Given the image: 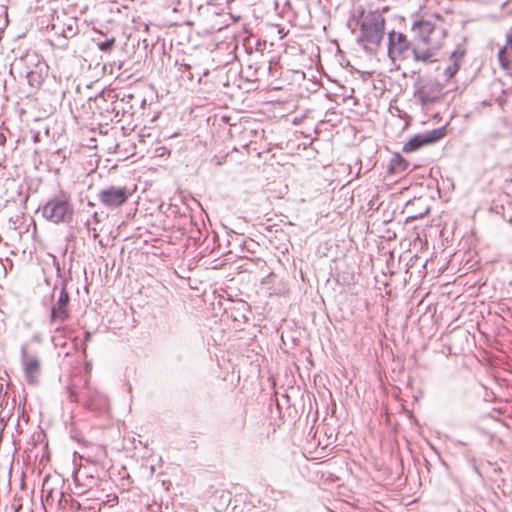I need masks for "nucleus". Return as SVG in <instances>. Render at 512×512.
<instances>
[{
  "instance_id": "obj_5",
  "label": "nucleus",
  "mask_w": 512,
  "mask_h": 512,
  "mask_svg": "<svg viewBox=\"0 0 512 512\" xmlns=\"http://www.w3.org/2000/svg\"><path fill=\"white\" fill-rule=\"evenodd\" d=\"M132 192L125 186H109L98 192L99 202L109 209H115L125 204Z\"/></svg>"
},
{
  "instance_id": "obj_11",
  "label": "nucleus",
  "mask_w": 512,
  "mask_h": 512,
  "mask_svg": "<svg viewBox=\"0 0 512 512\" xmlns=\"http://www.w3.org/2000/svg\"><path fill=\"white\" fill-rule=\"evenodd\" d=\"M52 30L63 39H71L79 32L78 20L70 17L65 21H57L52 25Z\"/></svg>"
},
{
  "instance_id": "obj_1",
  "label": "nucleus",
  "mask_w": 512,
  "mask_h": 512,
  "mask_svg": "<svg viewBox=\"0 0 512 512\" xmlns=\"http://www.w3.org/2000/svg\"><path fill=\"white\" fill-rule=\"evenodd\" d=\"M40 211L46 220L55 224L69 222L74 214L71 197L65 192H60L49 199Z\"/></svg>"
},
{
  "instance_id": "obj_3",
  "label": "nucleus",
  "mask_w": 512,
  "mask_h": 512,
  "mask_svg": "<svg viewBox=\"0 0 512 512\" xmlns=\"http://www.w3.org/2000/svg\"><path fill=\"white\" fill-rule=\"evenodd\" d=\"M385 34V19L378 12L367 14L361 24L359 40L365 49L378 47Z\"/></svg>"
},
{
  "instance_id": "obj_12",
  "label": "nucleus",
  "mask_w": 512,
  "mask_h": 512,
  "mask_svg": "<svg viewBox=\"0 0 512 512\" xmlns=\"http://www.w3.org/2000/svg\"><path fill=\"white\" fill-rule=\"evenodd\" d=\"M498 58L503 69L512 71V27L506 34V44L499 50Z\"/></svg>"
},
{
  "instance_id": "obj_13",
  "label": "nucleus",
  "mask_w": 512,
  "mask_h": 512,
  "mask_svg": "<svg viewBox=\"0 0 512 512\" xmlns=\"http://www.w3.org/2000/svg\"><path fill=\"white\" fill-rule=\"evenodd\" d=\"M466 54V47L464 42L458 44L456 49L450 54V60H453V65L450 67V79L454 76V74L459 70L461 66L462 59Z\"/></svg>"
},
{
  "instance_id": "obj_14",
  "label": "nucleus",
  "mask_w": 512,
  "mask_h": 512,
  "mask_svg": "<svg viewBox=\"0 0 512 512\" xmlns=\"http://www.w3.org/2000/svg\"><path fill=\"white\" fill-rule=\"evenodd\" d=\"M263 131H258L256 129L244 128L241 132V138L245 142L242 144V147L247 149L249 145L253 142H256L258 138H261Z\"/></svg>"
},
{
  "instance_id": "obj_2",
  "label": "nucleus",
  "mask_w": 512,
  "mask_h": 512,
  "mask_svg": "<svg viewBox=\"0 0 512 512\" xmlns=\"http://www.w3.org/2000/svg\"><path fill=\"white\" fill-rule=\"evenodd\" d=\"M388 55L393 62L407 59L410 55L418 61H426L431 56L428 51L420 52L416 46L411 45L403 33L395 31L388 35Z\"/></svg>"
},
{
  "instance_id": "obj_9",
  "label": "nucleus",
  "mask_w": 512,
  "mask_h": 512,
  "mask_svg": "<svg viewBox=\"0 0 512 512\" xmlns=\"http://www.w3.org/2000/svg\"><path fill=\"white\" fill-rule=\"evenodd\" d=\"M470 348V332L468 329L455 326L450 330V354H459Z\"/></svg>"
},
{
  "instance_id": "obj_16",
  "label": "nucleus",
  "mask_w": 512,
  "mask_h": 512,
  "mask_svg": "<svg viewBox=\"0 0 512 512\" xmlns=\"http://www.w3.org/2000/svg\"><path fill=\"white\" fill-rule=\"evenodd\" d=\"M114 45L115 38H110L97 44L98 49L102 52H110Z\"/></svg>"
},
{
  "instance_id": "obj_4",
  "label": "nucleus",
  "mask_w": 512,
  "mask_h": 512,
  "mask_svg": "<svg viewBox=\"0 0 512 512\" xmlns=\"http://www.w3.org/2000/svg\"><path fill=\"white\" fill-rule=\"evenodd\" d=\"M70 318V296L65 286L58 287L55 285L51 293L50 305V325L56 326L59 331L61 325Z\"/></svg>"
},
{
  "instance_id": "obj_7",
  "label": "nucleus",
  "mask_w": 512,
  "mask_h": 512,
  "mask_svg": "<svg viewBox=\"0 0 512 512\" xmlns=\"http://www.w3.org/2000/svg\"><path fill=\"white\" fill-rule=\"evenodd\" d=\"M446 135V126L436 128L421 134H417L407 141L403 146V152L409 153L418 150L424 145L432 144Z\"/></svg>"
},
{
  "instance_id": "obj_15",
  "label": "nucleus",
  "mask_w": 512,
  "mask_h": 512,
  "mask_svg": "<svg viewBox=\"0 0 512 512\" xmlns=\"http://www.w3.org/2000/svg\"><path fill=\"white\" fill-rule=\"evenodd\" d=\"M409 168V163L400 156H396L391 161V171L395 173L404 172Z\"/></svg>"
},
{
  "instance_id": "obj_6",
  "label": "nucleus",
  "mask_w": 512,
  "mask_h": 512,
  "mask_svg": "<svg viewBox=\"0 0 512 512\" xmlns=\"http://www.w3.org/2000/svg\"><path fill=\"white\" fill-rule=\"evenodd\" d=\"M21 365L27 383L37 385L42 372V364L39 356L36 354H28L26 348L22 347Z\"/></svg>"
},
{
  "instance_id": "obj_10",
  "label": "nucleus",
  "mask_w": 512,
  "mask_h": 512,
  "mask_svg": "<svg viewBox=\"0 0 512 512\" xmlns=\"http://www.w3.org/2000/svg\"><path fill=\"white\" fill-rule=\"evenodd\" d=\"M412 30L425 44L430 45L432 48L438 47V43L434 41L437 29L429 20L421 19L416 21L412 26Z\"/></svg>"
},
{
  "instance_id": "obj_19",
  "label": "nucleus",
  "mask_w": 512,
  "mask_h": 512,
  "mask_svg": "<svg viewBox=\"0 0 512 512\" xmlns=\"http://www.w3.org/2000/svg\"><path fill=\"white\" fill-rule=\"evenodd\" d=\"M456 255H457L456 253H454V254L452 255V257H453V258H452V259H450V265H451V264H452V262L454 261V259H455Z\"/></svg>"
},
{
  "instance_id": "obj_17",
  "label": "nucleus",
  "mask_w": 512,
  "mask_h": 512,
  "mask_svg": "<svg viewBox=\"0 0 512 512\" xmlns=\"http://www.w3.org/2000/svg\"><path fill=\"white\" fill-rule=\"evenodd\" d=\"M156 152L158 153L159 156H164L166 154H169V151L167 150V148L165 147H159L156 149Z\"/></svg>"
},
{
  "instance_id": "obj_18",
  "label": "nucleus",
  "mask_w": 512,
  "mask_h": 512,
  "mask_svg": "<svg viewBox=\"0 0 512 512\" xmlns=\"http://www.w3.org/2000/svg\"><path fill=\"white\" fill-rule=\"evenodd\" d=\"M91 338V333L90 332H86L85 333V341H89Z\"/></svg>"
},
{
  "instance_id": "obj_8",
  "label": "nucleus",
  "mask_w": 512,
  "mask_h": 512,
  "mask_svg": "<svg viewBox=\"0 0 512 512\" xmlns=\"http://www.w3.org/2000/svg\"><path fill=\"white\" fill-rule=\"evenodd\" d=\"M80 399L86 408L97 411L105 407L106 398L96 388H93L88 382L85 383L84 389L80 395Z\"/></svg>"
},
{
  "instance_id": "obj_20",
  "label": "nucleus",
  "mask_w": 512,
  "mask_h": 512,
  "mask_svg": "<svg viewBox=\"0 0 512 512\" xmlns=\"http://www.w3.org/2000/svg\"><path fill=\"white\" fill-rule=\"evenodd\" d=\"M422 99H423V102H432V100L426 99L424 96L422 97Z\"/></svg>"
}]
</instances>
